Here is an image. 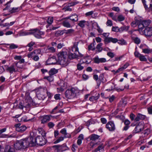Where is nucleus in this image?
<instances>
[{
    "label": "nucleus",
    "instance_id": "obj_1",
    "mask_svg": "<svg viewBox=\"0 0 152 152\" xmlns=\"http://www.w3.org/2000/svg\"><path fill=\"white\" fill-rule=\"evenodd\" d=\"M78 56L75 53H70L67 54L66 51H61L58 54V62L61 65L66 66L69 64L71 60L77 58Z\"/></svg>",
    "mask_w": 152,
    "mask_h": 152
},
{
    "label": "nucleus",
    "instance_id": "obj_2",
    "mask_svg": "<svg viewBox=\"0 0 152 152\" xmlns=\"http://www.w3.org/2000/svg\"><path fill=\"white\" fill-rule=\"evenodd\" d=\"M35 144L33 142V138L32 137L29 138H25L18 141L14 144V146L16 150H23L29 147H34Z\"/></svg>",
    "mask_w": 152,
    "mask_h": 152
},
{
    "label": "nucleus",
    "instance_id": "obj_3",
    "mask_svg": "<svg viewBox=\"0 0 152 152\" xmlns=\"http://www.w3.org/2000/svg\"><path fill=\"white\" fill-rule=\"evenodd\" d=\"M44 34L43 32L40 31L37 28L31 29L28 31H23L20 33V35L22 36L33 34L36 38L38 39L42 38V36Z\"/></svg>",
    "mask_w": 152,
    "mask_h": 152
},
{
    "label": "nucleus",
    "instance_id": "obj_4",
    "mask_svg": "<svg viewBox=\"0 0 152 152\" xmlns=\"http://www.w3.org/2000/svg\"><path fill=\"white\" fill-rule=\"evenodd\" d=\"M46 88H39L33 91H35L37 98L40 100H43L45 98Z\"/></svg>",
    "mask_w": 152,
    "mask_h": 152
},
{
    "label": "nucleus",
    "instance_id": "obj_5",
    "mask_svg": "<svg viewBox=\"0 0 152 152\" xmlns=\"http://www.w3.org/2000/svg\"><path fill=\"white\" fill-rule=\"evenodd\" d=\"M45 136H38L35 139L34 141L33 142L35 143V146L36 144L40 146H42L45 145L47 142L45 138Z\"/></svg>",
    "mask_w": 152,
    "mask_h": 152
},
{
    "label": "nucleus",
    "instance_id": "obj_6",
    "mask_svg": "<svg viewBox=\"0 0 152 152\" xmlns=\"http://www.w3.org/2000/svg\"><path fill=\"white\" fill-rule=\"evenodd\" d=\"M77 90L74 88H71L70 89L67 90L65 92V95L66 97L69 99L74 98L76 96Z\"/></svg>",
    "mask_w": 152,
    "mask_h": 152
},
{
    "label": "nucleus",
    "instance_id": "obj_7",
    "mask_svg": "<svg viewBox=\"0 0 152 152\" xmlns=\"http://www.w3.org/2000/svg\"><path fill=\"white\" fill-rule=\"evenodd\" d=\"M40 50H35L30 54H28V58H33L32 59L35 61H38L39 59L38 55L40 54Z\"/></svg>",
    "mask_w": 152,
    "mask_h": 152
},
{
    "label": "nucleus",
    "instance_id": "obj_8",
    "mask_svg": "<svg viewBox=\"0 0 152 152\" xmlns=\"http://www.w3.org/2000/svg\"><path fill=\"white\" fill-rule=\"evenodd\" d=\"M55 148V151L57 152H63L67 150L68 149L66 145L64 144L62 145H56L53 146Z\"/></svg>",
    "mask_w": 152,
    "mask_h": 152
},
{
    "label": "nucleus",
    "instance_id": "obj_9",
    "mask_svg": "<svg viewBox=\"0 0 152 152\" xmlns=\"http://www.w3.org/2000/svg\"><path fill=\"white\" fill-rule=\"evenodd\" d=\"M109 34V33H105V43H108L110 42L115 43L118 42V40L117 38L108 37Z\"/></svg>",
    "mask_w": 152,
    "mask_h": 152
},
{
    "label": "nucleus",
    "instance_id": "obj_10",
    "mask_svg": "<svg viewBox=\"0 0 152 152\" xmlns=\"http://www.w3.org/2000/svg\"><path fill=\"white\" fill-rule=\"evenodd\" d=\"M25 96L26 97L25 101L27 104H35V102L30 96V93L28 92L25 93Z\"/></svg>",
    "mask_w": 152,
    "mask_h": 152
},
{
    "label": "nucleus",
    "instance_id": "obj_11",
    "mask_svg": "<svg viewBox=\"0 0 152 152\" xmlns=\"http://www.w3.org/2000/svg\"><path fill=\"white\" fill-rule=\"evenodd\" d=\"M6 69L7 71L10 74H12L13 72H19L18 70L16 69L14 64L10 66H7Z\"/></svg>",
    "mask_w": 152,
    "mask_h": 152
},
{
    "label": "nucleus",
    "instance_id": "obj_12",
    "mask_svg": "<svg viewBox=\"0 0 152 152\" xmlns=\"http://www.w3.org/2000/svg\"><path fill=\"white\" fill-rule=\"evenodd\" d=\"M78 16L76 14H74L66 18V19H69L74 25L75 22H77L78 20Z\"/></svg>",
    "mask_w": 152,
    "mask_h": 152
},
{
    "label": "nucleus",
    "instance_id": "obj_13",
    "mask_svg": "<svg viewBox=\"0 0 152 152\" xmlns=\"http://www.w3.org/2000/svg\"><path fill=\"white\" fill-rule=\"evenodd\" d=\"M106 128L110 131H113L115 129V125L112 121H109L106 125Z\"/></svg>",
    "mask_w": 152,
    "mask_h": 152
},
{
    "label": "nucleus",
    "instance_id": "obj_14",
    "mask_svg": "<svg viewBox=\"0 0 152 152\" xmlns=\"http://www.w3.org/2000/svg\"><path fill=\"white\" fill-rule=\"evenodd\" d=\"M62 24L64 27L68 28H71L74 25L73 23H72L69 19H67L63 20Z\"/></svg>",
    "mask_w": 152,
    "mask_h": 152
},
{
    "label": "nucleus",
    "instance_id": "obj_15",
    "mask_svg": "<svg viewBox=\"0 0 152 152\" xmlns=\"http://www.w3.org/2000/svg\"><path fill=\"white\" fill-rule=\"evenodd\" d=\"M51 115H45L41 117V123L44 124L49 121L50 120V117Z\"/></svg>",
    "mask_w": 152,
    "mask_h": 152
},
{
    "label": "nucleus",
    "instance_id": "obj_16",
    "mask_svg": "<svg viewBox=\"0 0 152 152\" xmlns=\"http://www.w3.org/2000/svg\"><path fill=\"white\" fill-rule=\"evenodd\" d=\"M143 33L145 36L151 37L152 35L151 27H147L145 28L143 31Z\"/></svg>",
    "mask_w": 152,
    "mask_h": 152
},
{
    "label": "nucleus",
    "instance_id": "obj_17",
    "mask_svg": "<svg viewBox=\"0 0 152 152\" xmlns=\"http://www.w3.org/2000/svg\"><path fill=\"white\" fill-rule=\"evenodd\" d=\"M57 62L60 64L58 62V61H57L55 56H53L52 57L49 58L47 61V63L49 65L55 64Z\"/></svg>",
    "mask_w": 152,
    "mask_h": 152
},
{
    "label": "nucleus",
    "instance_id": "obj_18",
    "mask_svg": "<svg viewBox=\"0 0 152 152\" xmlns=\"http://www.w3.org/2000/svg\"><path fill=\"white\" fill-rule=\"evenodd\" d=\"M15 148L9 145H6L5 147L4 152H15Z\"/></svg>",
    "mask_w": 152,
    "mask_h": 152
},
{
    "label": "nucleus",
    "instance_id": "obj_19",
    "mask_svg": "<svg viewBox=\"0 0 152 152\" xmlns=\"http://www.w3.org/2000/svg\"><path fill=\"white\" fill-rule=\"evenodd\" d=\"M145 118V115H142L141 114H138L135 118L134 119L135 121H139L140 120H143Z\"/></svg>",
    "mask_w": 152,
    "mask_h": 152
},
{
    "label": "nucleus",
    "instance_id": "obj_20",
    "mask_svg": "<svg viewBox=\"0 0 152 152\" xmlns=\"http://www.w3.org/2000/svg\"><path fill=\"white\" fill-rule=\"evenodd\" d=\"M143 129V126L138 125L135 127L133 131L135 133H138L142 130Z\"/></svg>",
    "mask_w": 152,
    "mask_h": 152
},
{
    "label": "nucleus",
    "instance_id": "obj_21",
    "mask_svg": "<svg viewBox=\"0 0 152 152\" xmlns=\"http://www.w3.org/2000/svg\"><path fill=\"white\" fill-rule=\"evenodd\" d=\"M78 43V42H75L73 46L72 47V50L74 53H76L77 51H78V48L77 47Z\"/></svg>",
    "mask_w": 152,
    "mask_h": 152
},
{
    "label": "nucleus",
    "instance_id": "obj_22",
    "mask_svg": "<svg viewBox=\"0 0 152 152\" xmlns=\"http://www.w3.org/2000/svg\"><path fill=\"white\" fill-rule=\"evenodd\" d=\"M74 31L75 30L72 29H69L68 30H64L61 31V32H62V34L64 33L66 34H73Z\"/></svg>",
    "mask_w": 152,
    "mask_h": 152
},
{
    "label": "nucleus",
    "instance_id": "obj_23",
    "mask_svg": "<svg viewBox=\"0 0 152 152\" xmlns=\"http://www.w3.org/2000/svg\"><path fill=\"white\" fill-rule=\"evenodd\" d=\"M58 72V70L54 68L51 69L48 72L50 75L53 76Z\"/></svg>",
    "mask_w": 152,
    "mask_h": 152
},
{
    "label": "nucleus",
    "instance_id": "obj_24",
    "mask_svg": "<svg viewBox=\"0 0 152 152\" xmlns=\"http://www.w3.org/2000/svg\"><path fill=\"white\" fill-rule=\"evenodd\" d=\"M7 130L6 128H4L0 130V137L1 138L7 137H8L7 134H2V133L5 132Z\"/></svg>",
    "mask_w": 152,
    "mask_h": 152
},
{
    "label": "nucleus",
    "instance_id": "obj_25",
    "mask_svg": "<svg viewBox=\"0 0 152 152\" xmlns=\"http://www.w3.org/2000/svg\"><path fill=\"white\" fill-rule=\"evenodd\" d=\"M100 136L95 134H93L91 135L89 137L91 140L95 141L99 139Z\"/></svg>",
    "mask_w": 152,
    "mask_h": 152
},
{
    "label": "nucleus",
    "instance_id": "obj_26",
    "mask_svg": "<svg viewBox=\"0 0 152 152\" xmlns=\"http://www.w3.org/2000/svg\"><path fill=\"white\" fill-rule=\"evenodd\" d=\"M14 64L16 69H18L19 72H20L21 71V69H22L23 67V64H20L18 62L15 63Z\"/></svg>",
    "mask_w": 152,
    "mask_h": 152
},
{
    "label": "nucleus",
    "instance_id": "obj_27",
    "mask_svg": "<svg viewBox=\"0 0 152 152\" xmlns=\"http://www.w3.org/2000/svg\"><path fill=\"white\" fill-rule=\"evenodd\" d=\"M94 62L96 63H99L100 62H104V58H99L97 57H96L94 58Z\"/></svg>",
    "mask_w": 152,
    "mask_h": 152
},
{
    "label": "nucleus",
    "instance_id": "obj_28",
    "mask_svg": "<svg viewBox=\"0 0 152 152\" xmlns=\"http://www.w3.org/2000/svg\"><path fill=\"white\" fill-rule=\"evenodd\" d=\"M151 22V21L148 20H144L141 22L145 28L148 27L147 26L149 25Z\"/></svg>",
    "mask_w": 152,
    "mask_h": 152
},
{
    "label": "nucleus",
    "instance_id": "obj_29",
    "mask_svg": "<svg viewBox=\"0 0 152 152\" xmlns=\"http://www.w3.org/2000/svg\"><path fill=\"white\" fill-rule=\"evenodd\" d=\"M152 0H141L142 3L143 4L144 8L145 9H148V5L147 4V3L151 1Z\"/></svg>",
    "mask_w": 152,
    "mask_h": 152
},
{
    "label": "nucleus",
    "instance_id": "obj_30",
    "mask_svg": "<svg viewBox=\"0 0 152 152\" xmlns=\"http://www.w3.org/2000/svg\"><path fill=\"white\" fill-rule=\"evenodd\" d=\"M37 130L39 133L42 135V136H45L46 132L42 128H38Z\"/></svg>",
    "mask_w": 152,
    "mask_h": 152
},
{
    "label": "nucleus",
    "instance_id": "obj_31",
    "mask_svg": "<svg viewBox=\"0 0 152 152\" xmlns=\"http://www.w3.org/2000/svg\"><path fill=\"white\" fill-rule=\"evenodd\" d=\"M27 129V127L24 125H22L19 127V129L17 131L18 132L22 133L24 132Z\"/></svg>",
    "mask_w": 152,
    "mask_h": 152
},
{
    "label": "nucleus",
    "instance_id": "obj_32",
    "mask_svg": "<svg viewBox=\"0 0 152 152\" xmlns=\"http://www.w3.org/2000/svg\"><path fill=\"white\" fill-rule=\"evenodd\" d=\"M87 21L85 20H81L79 21L78 23V25L81 28H83L87 23Z\"/></svg>",
    "mask_w": 152,
    "mask_h": 152
},
{
    "label": "nucleus",
    "instance_id": "obj_33",
    "mask_svg": "<svg viewBox=\"0 0 152 152\" xmlns=\"http://www.w3.org/2000/svg\"><path fill=\"white\" fill-rule=\"evenodd\" d=\"M88 56L84 57L83 58L81 59L80 62L81 63H86L87 64H89L90 62L88 61Z\"/></svg>",
    "mask_w": 152,
    "mask_h": 152
},
{
    "label": "nucleus",
    "instance_id": "obj_34",
    "mask_svg": "<svg viewBox=\"0 0 152 152\" xmlns=\"http://www.w3.org/2000/svg\"><path fill=\"white\" fill-rule=\"evenodd\" d=\"M20 10V9L18 7H13L9 9V12L11 13H13L18 12Z\"/></svg>",
    "mask_w": 152,
    "mask_h": 152
},
{
    "label": "nucleus",
    "instance_id": "obj_35",
    "mask_svg": "<svg viewBox=\"0 0 152 152\" xmlns=\"http://www.w3.org/2000/svg\"><path fill=\"white\" fill-rule=\"evenodd\" d=\"M99 94H97V95L95 96H92L89 97V100L91 101H94L97 100L99 97Z\"/></svg>",
    "mask_w": 152,
    "mask_h": 152
},
{
    "label": "nucleus",
    "instance_id": "obj_36",
    "mask_svg": "<svg viewBox=\"0 0 152 152\" xmlns=\"http://www.w3.org/2000/svg\"><path fill=\"white\" fill-rule=\"evenodd\" d=\"M129 28V26H123L121 27L120 28H119L120 31L119 32H122L123 31H127Z\"/></svg>",
    "mask_w": 152,
    "mask_h": 152
},
{
    "label": "nucleus",
    "instance_id": "obj_37",
    "mask_svg": "<svg viewBox=\"0 0 152 152\" xmlns=\"http://www.w3.org/2000/svg\"><path fill=\"white\" fill-rule=\"evenodd\" d=\"M7 45L9 46V48L11 49L17 48L18 47V45H17L13 43L10 44H7Z\"/></svg>",
    "mask_w": 152,
    "mask_h": 152
},
{
    "label": "nucleus",
    "instance_id": "obj_38",
    "mask_svg": "<svg viewBox=\"0 0 152 152\" xmlns=\"http://www.w3.org/2000/svg\"><path fill=\"white\" fill-rule=\"evenodd\" d=\"M102 43H100L97 45L96 47L97 50L96 51L98 52H101L102 50Z\"/></svg>",
    "mask_w": 152,
    "mask_h": 152
},
{
    "label": "nucleus",
    "instance_id": "obj_39",
    "mask_svg": "<svg viewBox=\"0 0 152 152\" xmlns=\"http://www.w3.org/2000/svg\"><path fill=\"white\" fill-rule=\"evenodd\" d=\"M44 79H46L49 82H52L53 80V76L50 75L48 76H45L44 77Z\"/></svg>",
    "mask_w": 152,
    "mask_h": 152
},
{
    "label": "nucleus",
    "instance_id": "obj_40",
    "mask_svg": "<svg viewBox=\"0 0 152 152\" xmlns=\"http://www.w3.org/2000/svg\"><path fill=\"white\" fill-rule=\"evenodd\" d=\"M64 137H59L56 140H55L54 142V144H57L58 143L64 140Z\"/></svg>",
    "mask_w": 152,
    "mask_h": 152
},
{
    "label": "nucleus",
    "instance_id": "obj_41",
    "mask_svg": "<svg viewBox=\"0 0 152 152\" xmlns=\"http://www.w3.org/2000/svg\"><path fill=\"white\" fill-rule=\"evenodd\" d=\"M108 86L109 87L106 90L108 91H112L114 88V84L112 83H110Z\"/></svg>",
    "mask_w": 152,
    "mask_h": 152
},
{
    "label": "nucleus",
    "instance_id": "obj_42",
    "mask_svg": "<svg viewBox=\"0 0 152 152\" xmlns=\"http://www.w3.org/2000/svg\"><path fill=\"white\" fill-rule=\"evenodd\" d=\"M11 2H10V1L8 2L6 4V7L4 9V10H8V12H9V9H11V8H10V4Z\"/></svg>",
    "mask_w": 152,
    "mask_h": 152
},
{
    "label": "nucleus",
    "instance_id": "obj_43",
    "mask_svg": "<svg viewBox=\"0 0 152 152\" xmlns=\"http://www.w3.org/2000/svg\"><path fill=\"white\" fill-rule=\"evenodd\" d=\"M53 21V18L52 17H49L47 20V22L49 24H51Z\"/></svg>",
    "mask_w": 152,
    "mask_h": 152
},
{
    "label": "nucleus",
    "instance_id": "obj_44",
    "mask_svg": "<svg viewBox=\"0 0 152 152\" xmlns=\"http://www.w3.org/2000/svg\"><path fill=\"white\" fill-rule=\"evenodd\" d=\"M138 31H141L145 27L141 22L138 25Z\"/></svg>",
    "mask_w": 152,
    "mask_h": 152
},
{
    "label": "nucleus",
    "instance_id": "obj_45",
    "mask_svg": "<svg viewBox=\"0 0 152 152\" xmlns=\"http://www.w3.org/2000/svg\"><path fill=\"white\" fill-rule=\"evenodd\" d=\"M112 31L115 32H119L120 29L118 26H113Z\"/></svg>",
    "mask_w": 152,
    "mask_h": 152
},
{
    "label": "nucleus",
    "instance_id": "obj_46",
    "mask_svg": "<svg viewBox=\"0 0 152 152\" xmlns=\"http://www.w3.org/2000/svg\"><path fill=\"white\" fill-rule=\"evenodd\" d=\"M133 41L136 44H138L140 43V39L137 37H136L134 39Z\"/></svg>",
    "mask_w": 152,
    "mask_h": 152
},
{
    "label": "nucleus",
    "instance_id": "obj_47",
    "mask_svg": "<svg viewBox=\"0 0 152 152\" xmlns=\"http://www.w3.org/2000/svg\"><path fill=\"white\" fill-rule=\"evenodd\" d=\"M148 9H145L146 11H147V12L151 11L152 12V1L150 2L149 7H148Z\"/></svg>",
    "mask_w": 152,
    "mask_h": 152
},
{
    "label": "nucleus",
    "instance_id": "obj_48",
    "mask_svg": "<svg viewBox=\"0 0 152 152\" xmlns=\"http://www.w3.org/2000/svg\"><path fill=\"white\" fill-rule=\"evenodd\" d=\"M142 52L143 53H151L152 51L149 49H143Z\"/></svg>",
    "mask_w": 152,
    "mask_h": 152
},
{
    "label": "nucleus",
    "instance_id": "obj_49",
    "mask_svg": "<svg viewBox=\"0 0 152 152\" xmlns=\"http://www.w3.org/2000/svg\"><path fill=\"white\" fill-rule=\"evenodd\" d=\"M117 19L119 21H121L124 20L125 17L122 15H119L118 16Z\"/></svg>",
    "mask_w": 152,
    "mask_h": 152
},
{
    "label": "nucleus",
    "instance_id": "obj_50",
    "mask_svg": "<svg viewBox=\"0 0 152 152\" xmlns=\"http://www.w3.org/2000/svg\"><path fill=\"white\" fill-rule=\"evenodd\" d=\"M118 43L121 45H125L126 44V41L123 39L118 40Z\"/></svg>",
    "mask_w": 152,
    "mask_h": 152
},
{
    "label": "nucleus",
    "instance_id": "obj_51",
    "mask_svg": "<svg viewBox=\"0 0 152 152\" xmlns=\"http://www.w3.org/2000/svg\"><path fill=\"white\" fill-rule=\"evenodd\" d=\"M98 151L100 152L103 151L104 150V146L103 145H101L99 146L98 148H96Z\"/></svg>",
    "mask_w": 152,
    "mask_h": 152
},
{
    "label": "nucleus",
    "instance_id": "obj_52",
    "mask_svg": "<svg viewBox=\"0 0 152 152\" xmlns=\"http://www.w3.org/2000/svg\"><path fill=\"white\" fill-rule=\"evenodd\" d=\"M139 59L140 61H146L147 60L146 58L145 57V56L141 55L139 57Z\"/></svg>",
    "mask_w": 152,
    "mask_h": 152
},
{
    "label": "nucleus",
    "instance_id": "obj_53",
    "mask_svg": "<svg viewBox=\"0 0 152 152\" xmlns=\"http://www.w3.org/2000/svg\"><path fill=\"white\" fill-rule=\"evenodd\" d=\"M138 24V23L137 21H133L131 23V25L133 27H135Z\"/></svg>",
    "mask_w": 152,
    "mask_h": 152
},
{
    "label": "nucleus",
    "instance_id": "obj_54",
    "mask_svg": "<svg viewBox=\"0 0 152 152\" xmlns=\"http://www.w3.org/2000/svg\"><path fill=\"white\" fill-rule=\"evenodd\" d=\"M107 55L111 58H113L115 56L114 53L110 52H108L107 53Z\"/></svg>",
    "mask_w": 152,
    "mask_h": 152
},
{
    "label": "nucleus",
    "instance_id": "obj_55",
    "mask_svg": "<svg viewBox=\"0 0 152 152\" xmlns=\"http://www.w3.org/2000/svg\"><path fill=\"white\" fill-rule=\"evenodd\" d=\"M93 13L94 11H91L86 12L85 15L86 17H88L92 16Z\"/></svg>",
    "mask_w": 152,
    "mask_h": 152
},
{
    "label": "nucleus",
    "instance_id": "obj_56",
    "mask_svg": "<svg viewBox=\"0 0 152 152\" xmlns=\"http://www.w3.org/2000/svg\"><path fill=\"white\" fill-rule=\"evenodd\" d=\"M104 74L102 73L100 74L99 76V80L102 82H104Z\"/></svg>",
    "mask_w": 152,
    "mask_h": 152
},
{
    "label": "nucleus",
    "instance_id": "obj_57",
    "mask_svg": "<svg viewBox=\"0 0 152 152\" xmlns=\"http://www.w3.org/2000/svg\"><path fill=\"white\" fill-rule=\"evenodd\" d=\"M77 148V146L76 144H74L72 145V149L73 152H75Z\"/></svg>",
    "mask_w": 152,
    "mask_h": 152
},
{
    "label": "nucleus",
    "instance_id": "obj_58",
    "mask_svg": "<svg viewBox=\"0 0 152 152\" xmlns=\"http://www.w3.org/2000/svg\"><path fill=\"white\" fill-rule=\"evenodd\" d=\"M94 45L91 44L88 46V49L89 50H95L96 48L93 47Z\"/></svg>",
    "mask_w": 152,
    "mask_h": 152
},
{
    "label": "nucleus",
    "instance_id": "obj_59",
    "mask_svg": "<svg viewBox=\"0 0 152 152\" xmlns=\"http://www.w3.org/2000/svg\"><path fill=\"white\" fill-rule=\"evenodd\" d=\"M106 25L108 26H112L113 25V23L111 20H108L106 22Z\"/></svg>",
    "mask_w": 152,
    "mask_h": 152
},
{
    "label": "nucleus",
    "instance_id": "obj_60",
    "mask_svg": "<svg viewBox=\"0 0 152 152\" xmlns=\"http://www.w3.org/2000/svg\"><path fill=\"white\" fill-rule=\"evenodd\" d=\"M99 26L98 24L97 23L94 22L93 23L92 25V27L93 28L97 29V28H98Z\"/></svg>",
    "mask_w": 152,
    "mask_h": 152
},
{
    "label": "nucleus",
    "instance_id": "obj_61",
    "mask_svg": "<svg viewBox=\"0 0 152 152\" xmlns=\"http://www.w3.org/2000/svg\"><path fill=\"white\" fill-rule=\"evenodd\" d=\"M48 50L50 52H54L56 51V50L53 47H50L48 48Z\"/></svg>",
    "mask_w": 152,
    "mask_h": 152
},
{
    "label": "nucleus",
    "instance_id": "obj_62",
    "mask_svg": "<svg viewBox=\"0 0 152 152\" xmlns=\"http://www.w3.org/2000/svg\"><path fill=\"white\" fill-rule=\"evenodd\" d=\"M77 69L79 70H81L83 69V66H82L80 64H78L77 65Z\"/></svg>",
    "mask_w": 152,
    "mask_h": 152
},
{
    "label": "nucleus",
    "instance_id": "obj_63",
    "mask_svg": "<svg viewBox=\"0 0 152 152\" xmlns=\"http://www.w3.org/2000/svg\"><path fill=\"white\" fill-rule=\"evenodd\" d=\"M54 136L55 138H57L58 136L59 135V133L58 130H55L54 131Z\"/></svg>",
    "mask_w": 152,
    "mask_h": 152
},
{
    "label": "nucleus",
    "instance_id": "obj_64",
    "mask_svg": "<svg viewBox=\"0 0 152 152\" xmlns=\"http://www.w3.org/2000/svg\"><path fill=\"white\" fill-rule=\"evenodd\" d=\"M64 45V44L62 43H59L58 44L57 47L58 49H61Z\"/></svg>",
    "mask_w": 152,
    "mask_h": 152
}]
</instances>
